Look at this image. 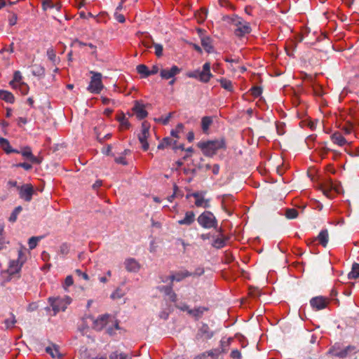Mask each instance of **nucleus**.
<instances>
[{
	"label": "nucleus",
	"mask_w": 359,
	"mask_h": 359,
	"mask_svg": "<svg viewBox=\"0 0 359 359\" xmlns=\"http://www.w3.org/2000/svg\"><path fill=\"white\" fill-rule=\"evenodd\" d=\"M93 329L100 331L105 328L107 332L112 335L116 330H118V324L114 318L109 314L100 316L97 319L93 320Z\"/></svg>",
	"instance_id": "f257e3e1"
},
{
	"label": "nucleus",
	"mask_w": 359,
	"mask_h": 359,
	"mask_svg": "<svg viewBox=\"0 0 359 359\" xmlns=\"http://www.w3.org/2000/svg\"><path fill=\"white\" fill-rule=\"evenodd\" d=\"M198 148H200L203 154L206 156H212L216 152L220 149L225 148V142L223 138L199 142L197 144Z\"/></svg>",
	"instance_id": "f03ea898"
},
{
	"label": "nucleus",
	"mask_w": 359,
	"mask_h": 359,
	"mask_svg": "<svg viewBox=\"0 0 359 359\" xmlns=\"http://www.w3.org/2000/svg\"><path fill=\"white\" fill-rule=\"evenodd\" d=\"M355 346H344L340 343H335L328 351V354L339 358H345L347 356L357 352Z\"/></svg>",
	"instance_id": "7ed1b4c3"
},
{
	"label": "nucleus",
	"mask_w": 359,
	"mask_h": 359,
	"mask_svg": "<svg viewBox=\"0 0 359 359\" xmlns=\"http://www.w3.org/2000/svg\"><path fill=\"white\" fill-rule=\"evenodd\" d=\"M231 25L234 27L233 32L238 37L244 36L251 32L250 24L239 17H233L231 19Z\"/></svg>",
	"instance_id": "20e7f679"
},
{
	"label": "nucleus",
	"mask_w": 359,
	"mask_h": 359,
	"mask_svg": "<svg viewBox=\"0 0 359 359\" xmlns=\"http://www.w3.org/2000/svg\"><path fill=\"white\" fill-rule=\"evenodd\" d=\"M187 76L189 78H193L199 80L203 83H208L213 76L210 72V63L205 62L203 65L202 70L196 69L193 72H189Z\"/></svg>",
	"instance_id": "39448f33"
},
{
	"label": "nucleus",
	"mask_w": 359,
	"mask_h": 359,
	"mask_svg": "<svg viewBox=\"0 0 359 359\" xmlns=\"http://www.w3.org/2000/svg\"><path fill=\"white\" fill-rule=\"evenodd\" d=\"M197 222L204 229L216 228L217 220L210 211H205L197 218Z\"/></svg>",
	"instance_id": "423d86ee"
},
{
	"label": "nucleus",
	"mask_w": 359,
	"mask_h": 359,
	"mask_svg": "<svg viewBox=\"0 0 359 359\" xmlns=\"http://www.w3.org/2000/svg\"><path fill=\"white\" fill-rule=\"evenodd\" d=\"M90 74H93V76L87 89L91 93L99 94L104 88V85L102 81V74L93 71H91Z\"/></svg>",
	"instance_id": "0eeeda50"
},
{
	"label": "nucleus",
	"mask_w": 359,
	"mask_h": 359,
	"mask_svg": "<svg viewBox=\"0 0 359 359\" xmlns=\"http://www.w3.org/2000/svg\"><path fill=\"white\" fill-rule=\"evenodd\" d=\"M72 299L69 297L65 296L64 297H50L49 302L55 312V314L59 311H64L67 306L70 304Z\"/></svg>",
	"instance_id": "6e6552de"
},
{
	"label": "nucleus",
	"mask_w": 359,
	"mask_h": 359,
	"mask_svg": "<svg viewBox=\"0 0 359 359\" xmlns=\"http://www.w3.org/2000/svg\"><path fill=\"white\" fill-rule=\"evenodd\" d=\"M18 190L20 198L26 202H30L35 193L34 187L31 184H24L18 187Z\"/></svg>",
	"instance_id": "1a4fd4ad"
},
{
	"label": "nucleus",
	"mask_w": 359,
	"mask_h": 359,
	"mask_svg": "<svg viewBox=\"0 0 359 359\" xmlns=\"http://www.w3.org/2000/svg\"><path fill=\"white\" fill-rule=\"evenodd\" d=\"M341 191V185L333 182H329L327 184L325 185L323 188L324 195L330 198H333L335 194H340Z\"/></svg>",
	"instance_id": "9d476101"
},
{
	"label": "nucleus",
	"mask_w": 359,
	"mask_h": 359,
	"mask_svg": "<svg viewBox=\"0 0 359 359\" xmlns=\"http://www.w3.org/2000/svg\"><path fill=\"white\" fill-rule=\"evenodd\" d=\"M149 128L150 126L147 122H143L142 123L141 133L138 136L139 140L142 144V147L144 151H147L149 149V144L147 142V139L149 136Z\"/></svg>",
	"instance_id": "9b49d317"
},
{
	"label": "nucleus",
	"mask_w": 359,
	"mask_h": 359,
	"mask_svg": "<svg viewBox=\"0 0 359 359\" xmlns=\"http://www.w3.org/2000/svg\"><path fill=\"white\" fill-rule=\"evenodd\" d=\"M189 276H192V273L189 272L187 270H183L172 273L170 276L166 277L165 279H163L162 282L166 283L168 280H170L171 283L173 281L180 282L183 280L184 278Z\"/></svg>",
	"instance_id": "f8f14e48"
},
{
	"label": "nucleus",
	"mask_w": 359,
	"mask_h": 359,
	"mask_svg": "<svg viewBox=\"0 0 359 359\" xmlns=\"http://www.w3.org/2000/svg\"><path fill=\"white\" fill-rule=\"evenodd\" d=\"M213 337V332L210 330L208 325L203 324L198 330L196 339V340H208Z\"/></svg>",
	"instance_id": "ddd939ff"
},
{
	"label": "nucleus",
	"mask_w": 359,
	"mask_h": 359,
	"mask_svg": "<svg viewBox=\"0 0 359 359\" xmlns=\"http://www.w3.org/2000/svg\"><path fill=\"white\" fill-rule=\"evenodd\" d=\"M328 299L322 296L316 297L310 300V304L316 310L325 309L328 304Z\"/></svg>",
	"instance_id": "4468645a"
},
{
	"label": "nucleus",
	"mask_w": 359,
	"mask_h": 359,
	"mask_svg": "<svg viewBox=\"0 0 359 359\" xmlns=\"http://www.w3.org/2000/svg\"><path fill=\"white\" fill-rule=\"evenodd\" d=\"M181 72V69L174 65L170 69H162L160 71L161 77L163 79H170L174 78L176 75L179 74Z\"/></svg>",
	"instance_id": "2eb2a0df"
},
{
	"label": "nucleus",
	"mask_w": 359,
	"mask_h": 359,
	"mask_svg": "<svg viewBox=\"0 0 359 359\" xmlns=\"http://www.w3.org/2000/svg\"><path fill=\"white\" fill-rule=\"evenodd\" d=\"M191 196L196 198L195 205L197 207H203L204 208L210 207V200L204 198L203 193L194 192L192 193Z\"/></svg>",
	"instance_id": "dca6fc26"
},
{
	"label": "nucleus",
	"mask_w": 359,
	"mask_h": 359,
	"mask_svg": "<svg viewBox=\"0 0 359 359\" xmlns=\"http://www.w3.org/2000/svg\"><path fill=\"white\" fill-rule=\"evenodd\" d=\"M124 265L126 269L128 272L136 273L140 269V264L134 258H128L124 261Z\"/></svg>",
	"instance_id": "f3484780"
},
{
	"label": "nucleus",
	"mask_w": 359,
	"mask_h": 359,
	"mask_svg": "<svg viewBox=\"0 0 359 359\" xmlns=\"http://www.w3.org/2000/svg\"><path fill=\"white\" fill-rule=\"evenodd\" d=\"M196 220V215L193 211H187L184 217L177 221L179 225L190 226Z\"/></svg>",
	"instance_id": "a211bd4d"
},
{
	"label": "nucleus",
	"mask_w": 359,
	"mask_h": 359,
	"mask_svg": "<svg viewBox=\"0 0 359 359\" xmlns=\"http://www.w3.org/2000/svg\"><path fill=\"white\" fill-rule=\"evenodd\" d=\"M220 354V349L215 348L203 353L197 356L196 359H217Z\"/></svg>",
	"instance_id": "6ab92c4d"
},
{
	"label": "nucleus",
	"mask_w": 359,
	"mask_h": 359,
	"mask_svg": "<svg viewBox=\"0 0 359 359\" xmlns=\"http://www.w3.org/2000/svg\"><path fill=\"white\" fill-rule=\"evenodd\" d=\"M133 110L139 119H143L147 116V112L144 109V104L138 101H135Z\"/></svg>",
	"instance_id": "aec40b11"
},
{
	"label": "nucleus",
	"mask_w": 359,
	"mask_h": 359,
	"mask_svg": "<svg viewBox=\"0 0 359 359\" xmlns=\"http://www.w3.org/2000/svg\"><path fill=\"white\" fill-rule=\"evenodd\" d=\"M18 154H21L23 157H25L27 159H28L29 161H30L32 163L39 164L41 163V161L38 159V158H36V156H34L32 154L31 148L29 147H24L22 149V151H19Z\"/></svg>",
	"instance_id": "412c9836"
},
{
	"label": "nucleus",
	"mask_w": 359,
	"mask_h": 359,
	"mask_svg": "<svg viewBox=\"0 0 359 359\" xmlns=\"http://www.w3.org/2000/svg\"><path fill=\"white\" fill-rule=\"evenodd\" d=\"M22 266V264L18 260H12L9 262V266L7 269L8 273L11 275L18 273Z\"/></svg>",
	"instance_id": "4be33fe9"
},
{
	"label": "nucleus",
	"mask_w": 359,
	"mask_h": 359,
	"mask_svg": "<svg viewBox=\"0 0 359 359\" xmlns=\"http://www.w3.org/2000/svg\"><path fill=\"white\" fill-rule=\"evenodd\" d=\"M0 145L6 154L19 153V151L12 149L8 140L0 137Z\"/></svg>",
	"instance_id": "5701e85b"
},
{
	"label": "nucleus",
	"mask_w": 359,
	"mask_h": 359,
	"mask_svg": "<svg viewBox=\"0 0 359 359\" xmlns=\"http://www.w3.org/2000/svg\"><path fill=\"white\" fill-rule=\"evenodd\" d=\"M22 76L20 71H15L13 74V79L9 84L13 89H17L18 84L22 83Z\"/></svg>",
	"instance_id": "b1692460"
},
{
	"label": "nucleus",
	"mask_w": 359,
	"mask_h": 359,
	"mask_svg": "<svg viewBox=\"0 0 359 359\" xmlns=\"http://www.w3.org/2000/svg\"><path fill=\"white\" fill-rule=\"evenodd\" d=\"M316 239L319 241V243L321 244L323 247H326L329 241V234L327 229L322 230Z\"/></svg>",
	"instance_id": "393cba45"
},
{
	"label": "nucleus",
	"mask_w": 359,
	"mask_h": 359,
	"mask_svg": "<svg viewBox=\"0 0 359 359\" xmlns=\"http://www.w3.org/2000/svg\"><path fill=\"white\" fill-rule=\"evenodd\" d=\"M0 99L8 103H13L15 101V97L13 93L4 90H0Z\"/></svg>",
	"instance_id": "a878e982"
},
{
	"label": "nucleus",
	"mask_w": 359,
	"mask_h": 359,
	"mask_svg": "<svg viewBox=\"0 0 359 359\" xmlns=\"http://www.w3.org/2000/svg\"><path fill=\"white\" fill-rule=\"evenodd\" d=\"M331 140L334 144L341 147L346 143V139L339 133H333L331 136Z\"/></svg>",
	"instance_id": "bb28decb"
},
{
	"label": "nucleus",
	"mask_w": 359,
	"mask_h": 359,
	"mask_svg": "<svg viewBox=\"0 0 359 359\" xmlns=\"http://www.w3.org/2000/svg\"><path fill=\"white\" fill-rule=\"evenodd\" d=\"M208 311V308L204 306H198L194 309L189 310V314L196 318H201L205 311Z\"/></svg>",
	"instance_id": "cd10ccee"
},
{
	"label": "nucleus",
	"mask_w": 359,
	"mask_h": 359,
	"mask_svg": "<svg viewBox=\"0 0 359 359\" xmlns=\"http://www.w3.org/2000/svg\"><path fill=\"white\" fill-rule=\"evenodd\" d=\"M46 351L47 353L50 354L53 358H60L61 357L58 347L55 345L46 347Z\"/></svg>",
	"instance_id": "c85d7f7f"
},
{
	"label": "nucleus",
	"mask_w": 359,
	"mask_h": 359,
	"mask_svg": "<svg viewBox=\"0 0 359 359\" xmlns=\"http://www.w3.org/2000/svg\"><path fill=\"white\" fill-rule=\"evenodd\" d=\"M212 123V118L210 116H204L201 120V128L204 133H207L210 126Z\"/></svg>",
	"instance_id": "c756f323"
},
{
	"label": "nucleus",
	"mask_w": 359,
	"mask_h": 359,
	"mask_svg": "<svg viewBox=\"0 0 359 359\" xmlns=\"http://www.w3.org/2000/svg\"><path fill=\"white\" fill-rule=\"evenodd\" d=\"M231 341H233V338H222L220 341V351L222 353H225L227 351L229 346L231 344Z\"/></svg>",
	"instance_id": "7c9ffc66"
},
{
	"label": "nucleus",
	"mask_w": 359,
	"mask_h": 359,
	"mask_svg": "<svg viewBox=\"0 0 359 359\" xmlns=\"http://www.w3.org/2000/svg\"><path fill=\"white\" fill-rule=\"evenodd\" d=\"M359 277V264L354 263L352 265L351 271L348 273V279H355Z\"/></svg>",
	"instance_id": "2f4dec72"
},
{
	"label": "nucleus",
	"mask_w": 359,
	"mask_h": 359,
	"mask_svg": "<svg viewBox=\"0 0 359 359\" xmlns=\"http://www.w3.org/2000/svg\"><path fill=\"white\" fill-rule=\"evenodd\" d=\"M136 69L142 78H147L150 76L149 70L145 65H139Z\"/></svg>",
	"instance_id": "473e14b6"
},
{
	"label": "nucleus",
	"mask_w": 359,
	"mask_h": 359,
	"mask_svg": "<svg viewBox=\"0 0 359 359\" xmlns=\"http://www.w3.org/2000/svg\"><path fill=\"white\" fill-rule=\"evenodd\" d=\"M201 45L208 53L212 51V46L211 44V39L210 37L203 36L201 38Z\"/></svg>",
	"instance_id": "72a5a7b5"
},
{
	"label": "nucleus",
	"mask_w": 359,
	"mask_h": 359,
	"mask_svg": "<svg viewBox=\"0 0 359 359\" xmlns=\"http://www.w3.org/2000/svg\"><path fill=\"white\" fill-rule=\"evenodd\" d=\"M177 143L176 140H173L170 137H165L163 141L158 145V149H164L168 146H173Z\"/></svg>",
	"instance_id": "f704fd0d"
},
{
	"label": "nucleus",
	"mask_w": 359,
	"mask_h": 359,
	"mask_svg": "<svg viewBox=\"0 0 359 359\" xmlns=\"http://www.w3.org/2000/svg\"><path fill=\"white\" fill-rule=\"evenodd\" d=\"M221 86L225 90L232 92L233 90V83L231 81L226 79H221L219 80Z\"/></svg>",
	"instance_id": "c9c22d12"
},
{
	"label": "nucleus",
	"mask_w": 359,
	"mask_h": 359,
	"mask_svg": "<svg viewBox=\"0 0 359 359\" xmlns=\"http://www.w3.org/2000/svg\"><path fill=\"white\" fill-rule=\"evenodd\" d=\"M109 358L110 359H131V356L130 355L124 353L115 351V352H113L110 355Z\"/></svg>",
	"instance_id": "e433bc0d"
},
{
	"label": "nucleus",
	"mask_w": 359,
	"mask_h": 359,
	"mask_svg": "<svg viewBox=\"0 0 359 359\" xmlns=\"http://www.w3.org/2000/svg\"><path fill=\"white\" fill-rule=\"evenodd\" d=\"M48 58L55 65L58 62V58L56 56L55 51L53 48H48L47 50Z\"/></svg>",
	"instance_id": "4c0bfd02"
},
{
	"label": "nucleus",
	"mask_w": 359,
	"mask_h": 359,
	"mask_svg": "<svg viewBox=\"0 0 359 359\" xmlns=\"http://www.w3.org/2000/svg\"><path fill=\"white\" fill-rule=\"evenodd\" d=\"M226 241V240L222 237L217 238L214 240L212 243V246L217 249H220L225 245Z\"/></svg>",
	"instance_id": "58836bf2"
},
{
	"label": "nucleus",
	"mask_w": 359,
	"mask_h": 359,
	"mask_svg": "<svg viewBox=\"0 0 359 359\" xmlns=\"http://www.w3.org/2000/svg\"><path fill=\"white\" fill-rule=\"evenodd\" d=\"M40 236H32L29 239L28 245L31 250L35 248L38 244V242L41 239Z\"/></svg>",
	"instance_id": "ea45409f"
},
{
	"label": "nucleus",
	"mask_w": 359,
	"mask_h": 359,
	"mask_svg": "<svg viewBox=\"0 0 359 359\" xmlns=\"http://www.w3.org/2000/svg\"><path fill=\"white\" fill-rule=\"evenodd\" d=\"M22 210V208L21 206L16 207L11 213L9 217V221L11 222H15L18 218V215L21 212Z\"/></svg>",
	"instance_id": "a19ab883"
},
{
	"label": "nucleus",
	"mask_w": 359,
	"mask_h": 359,
	"mask_svg": "<svg viewBox=\"0 0 359 359\" xmlns=\"http://www.w3.org/2000/svg\"><path fill=\"white\" fill-rule=\"evenodd\" d=\"M158 290L163 292L165 295L168 296L170 293L172 291V283L170 285H161L158 287Z\"/></svg>",
	"instance_id": "79ce46f5"
},
{
	"label": "nucleus",
	"mask_w": 359,
	"mask_h": 359,
	"mask_svg": "<svg viewBox=\"0 0 359 359\" xmlns=\"http://www.w3.org/2000/svg\"><path fill=\"white\" fill-rule=\"evenodd\" d=\"M32 74L35 76H43L45 74V69L40 65H34Z\"/></svg>",
	"instance_id": "37998d69"
},
{
	"label": "nucleus",
	"mask_w": 359,
	"mask_h": 359,
	"mask_svg": "<svg viewBox=\"0 0 359 359\" xmlns=\"http://www.w3.org/2000/svg\"><path fill=\"white\" fill-rule=\"evenodd\" d=\"M285 216L287 219H294L298 216V212L295 209H287Z\"/></svg>",
	"instance_id": "c03bdc74"
},
{
	"label": "nucleus",
	"mask_w": 359,
	"mask_h": 359,
	"mask_svg": "<svg viewBox=\"0 0 359 359\" xmlns=\"http://www.w3.org/2000/svg\"><path fill=\"white\" fill-rule=\"evenodd\" d=\"M17 89H18L22 95H26L28 93L29 88L27 83L22 82L18 84Z\"/></svg>",
	"instance_id": "a18cd8bd"
},
{
	"label": "nucleus",
	"mask_w": 359,
	"mask_h": 359,
	"mask_svg": "<svg viewBox=\"0 0 359 359\" xmlns=\"http://www.w3.org/2000/svg\"><path fill=\"white\" fill-rule=\"evenodd\" d=\"M15 323L16 320L15 316L13 314H11L10 318H6L4 321L6 328H10L13 327Z\"/></svg>",
	"instance_id": "49530a36"
},
{
	"label": "nucleus",
	"mask_w": 359,
	"mask_h": 359,
	"mask_svg": "<svg viewBox=\"0 0 359 359\" xmlns=\"http://www.w3.org/2000/svg\"><path fill=\"white\" fill-rule=\"evenodd\" d=\"M124 295V292L120 288H117L111 294V298L113 299H121Z\"/></svg>",
	"instance_id": "de8ad7c7"
},
{
	"label": "nucleus",
	"mask_w": 359,
	"mask_h": 359,
	"mask_svg": "<svg viewBox=\"0 0 359 359\" xmlns=\"http://www.w3.org/2000/svg\"><path fill=\"white\" fill-rule=\"evenodd\" d=\"M153 46L155 48V54L157 57H161L163 55V46L159 43L152 42Z\"/></svg>",
	"instance_id": "09e8293b"
},
{
	"label": "nucleus",
	"mask_w": 359,
	"mask_h": 359,
	"mask_svg": "<svg viewBox=\"0 0 359 359\" xmlns=\"http://www.w3.org/2000/svg\"><path fill=\"white\" fill-rule=\"evenodd\" d=\"M118 121H119L121 126L124 128H128L130 126V123L126 119L124 115L121 116L118 118Z\"/></svg>",
	"instance_id": "8fccbe9b"
},
{
	"label": "nucleus",
	"mask_w": 359,
	"mask_h": 359,
	"mask_svg": "<svg viewBox=\"0 0 359 359\" xmlns=\"http://www.w3.org/2000/svg\"><path fill=\"white\" fill-rule=\"evenodd\" d=\"M74 283L73 277L72 276H67L65 279V282L63 283V287L65 290H67V287L72 285Z\"/></svg>",
	"instance_id": "3c124183"
},
{
	"label": "nucleus",
	"mask_w": 359,
	"mask_h": 359,
	"mask_svg": "<svg viewBox=\"0 0 359 359\" xmlns=\"http://www.w3.org/2000/svg\"><path fill=\"white\" fill-rule=\"evenodd\" d=\"M183 128V125L182 123H180L177 126L175 130H172L171 131V135L174 137L178 138V134L180 133V131Z\"/></svg>",
	"instance_id": "603ef678"
},
{
	"label": "nucleus",
	"mask_w": 359,
	"mask_h": 359,
	"mask_svg": "<svg viewBox=\"0 0 359 359\" xmlns=\"http://www.w3.org/2000/svg\"><path fill=\"white\" fill-rule=\"evenodd\" d=\"M69 246L67 243H63L60 247V253L66 255L69 253Z\"/></svg>",
	"instance_id": "864d4df0"
},
{
	"label": "nucleus",
	"mask_w": 359,
	"mask_h": 359,
	"mask_svg": "<svg viewBox=\"0 0 359 359\" xmlns=\"http://www.w3.org/2000/svg\"><path fill=\"white\" fill-rule=\"evenodd\" d=\"M42 6L43 10H47L48 8H52L54 7V5L51 0H43L42 2Z\"/></svg>",
	"instance_id": "5fc2aeb1"
},
{
	"label": "nucleus",
	"mask_w": 359,
	"mask_h": 359,
	"mask_svg": "<svg viewBox=\"0 0 359 359\" xmlns=\"http://www.w3.org/2000/svg\"><path fill=\"white\" fill-rule=\"evenodd\" d=\"M14 166L22 168L26 170H29L32 168V165L27 163H20L14 165Z\"/></svg>",
	"instance_id": "6e6d98bb"
},
{
	"label": "nucleus",
	"mask_w": 359,
	"mask_h": 359,
	"mask_svg": "<svg viewBox=\"0 0 359 359\" xmlns=\"http://www.w3.org/2000/svg\"><path fill=\"white\" fill-rule=\"evenodd\" d=\"M251 92L252 95L255 97H258L262 93V89L258 86H254L251 88Z\"/></svg>",
	"instance_id": "4d7b16f0"
},
{
	"label": "nucleus",
	"mask_w": 359,
	"mask_h": 359,
	"mask_svg": "<svg viewBox=\"0 0 359 359\" xmlns=\"http://www.w3.org/2000/svg\"><path fill=\"white\" fill-rule=\"evenodd\" d=\"M115 162L118 164L123 165H128V162L123 156H121L115 158Z\"/></svg>",
	"instance_id": "13d9d810"
},
{
	"label": "nucleus",
	"mask_w": 359,
	"mask_h": 359,
	"mask_svg": "<svg viewBox=\"0 0 359 359\" xmlns=\"http://www.w3.org/2000/svg\"><path fill=\"white\" fill-rule=\"evenodd\" d=\"M114 18L118 22H121V23H123L125 22L126 19H125V17L123 16V15L119 13L118 12L116 11L114 13Z\"/></svg>",
	"instance_id": "bf43d9fd"
},
{
	"label": "nucleus",
	"mask_w": 359,
	"mask_h": 359,
	"mask_svg": "<svg viewBox=\"0 0 359 359\" xmlns=\"http://www.w3.org/2000/svg\"><path fill=\"white\" fill-rule=\"evenodd\" d=\"M231 357L233 359H241V353L238 350L235 349L231 351Z\"/></svg>",
	"instance_id": "052dcab7"
},
{
	"label": "nucleus",
	"mask_w": 359,
	"mask_h": 359,
	"mask_svg": "<svg viewBox=\"0 0 359 359\" xmlns=\"http://www.w3.org/2000/svg\"><path fill=\"white\" fill-rule=\"evenodd\" d=\"M75 273L78 275L79 276H81L82 278H83L86 280H89V276L86 273L82 272L80 269H76Z\"/></svg>",
	"instance_id": "680f3d73"
},
{
	"label": "nucleus",
	"mask_w": 359,
	"mask_h": 359,
	"mask_svg": "<svg viewBox=\"0 0 359 359\" xmlns=\"http://www.w3.org/2000/svg\"><path fill=\"white\" fill-rule=\"evenodd\" d=\"M18 18L15 14H12L9 19H8V23L11 26H13L17 23Z\"/></svg>",
	"instance_id": "e2e57ef3"
},
{
	"label": "nucleus",
	"mask_w": 359,
	"mask_h": 359,
	"mask_svg": "<svg viewBox=\"0 0 359 359\" xmlns=\"http://www.w3.org/2000/svg\"><path fill=\"white\" fill-rule=\"evenodd\" d=\"M176 307L179 309H180L181 311H187V313H189V310H191L189 307L188 305H187L186 304H180L179 305H177Z\"/></svg>",
	"instance_id": "0e129e2a"
},
{
	"label": "nucleus",
	"mask_w": 359,
	"mask_h": 359,
	"mask_svg": "<svg viewBox=\"0 0 359 359\" xmlns=\"http://www.w3.org/2000/svg\"><path fill=\"white\" fill-rule=\"evenodd\" d=\"M191 273L193 276H200L204 273V269L203 268H198Z\"/></svg>",
	"instance_id": "69168bd1"
},
{
	"label": "nucleus",
	"mask_w": 359,
	"mask_h": 359,
	"mask_svg": "<svg viewBox=\"0 0 359 359\" xmlns=\"http://www.w3.org/2000/svg\"><path fill=\"white\" fill-rule=\"evenodd\" d=\"M353 126L351 125L344 126L343 128V130L344 131V133L348 135L350 134L352 132Z\"/></svg>",
	"instance_id": "338daca9"
},
{
	"label": "nucleus",
	"mask_w": 359,
	"mask_h": 359,
	"mask_svg": "<svg viewBox=\"0 0 359 359\" xmlns=\"http://www.w3.org/2000/svg\"><path fill=\"white\" fill-rule=\"evenodd\" d=\"M159 72V68L156 65H154L151 70H149L150 76L157 74Z\"/></svg>",
	"instance_id": "774afa93"
}]
</instances>
